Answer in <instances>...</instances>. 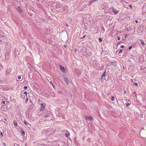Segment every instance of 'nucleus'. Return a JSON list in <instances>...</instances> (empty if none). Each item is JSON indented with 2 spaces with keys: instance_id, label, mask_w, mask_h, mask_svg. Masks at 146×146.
Returning a JSON list of instances; mask_svg holds the SVG:
<instances>
[{
  "instance_id": "nucleus-11",
  "label": "nucleus",
  "mask_w": 146,
  "mask_h": 146,
  "mask_svg": "<svg viewBox=\"0 0 146 146\" xmlns=\"http://www.w3.org/2000/svg\"><path fill=\"white\" fill-rule=\"evenodd\" d=\"M21 132L22 133L23 135H24L25 134V132L23 130H21Z\"/></svg>"
},
{
  "instance_id": "nucleus-23",
  "label": "nucleus",
  "mask_w": 146,
  "mask_h": 146,
  "mask_svg": "<svg viewBox=\"0 0 146 146\" xmlns=\"http://www.w3.org/2000/svg\"><path fill=\"white\" fill-rule=\"evenodd\" d=\"M24 93V94L27 95V93L26 92H25Z\"/></svg>"
},
{
  "instance_id": "nucleus-4",
  "label": "nucleus",
  "mask_w": 146,
  "mask_h": 146,
  "mask_svg": "<svg viewBox=\"0 0 146 146\" xmlns=\"http://www.w3.org/2000/svg\"><path fill=\"white\" fill-rule=\"evenodd\" d=\"M64 81L67 84H68L70 83V80L67 77H64Z\"/></svg>"
},
{
  "instance_id": "nucleus-14",
  "label": "nucleus",
  "mask_w": 146,
  "mask_h": 146,
  "mask_svg": "<svg viewBox=\"0 0 146 146\" xmlns=\"http://www.w3.org/2000/svg\"><path fill=\"white\" fill-rule=\"evenodd\" d=\"M122 51V50L120 49L119 51L118 50L117 52V53H118V54L120 53L121 51Z\"/></svg>"
},
{
  "instance_id": "nucleus-8",
  "label": "nucleus",
  "mask_w": 146,
  "mask_h": 146,
  "mask_svg": "<svg viewBox=\"0 0 146 146\" xmlns=\"http://www.w3.org/2000/svg\"><path fill=\"white\" fill-rule=\"evenodd\" d=\"M110 64L111 65H112L114 66H116L117 65L116 63H115V62H110Z\"/></svg>"
},
{
  "instance_id": "nucleus-29",
  "label": "nucleus",
  "mask_w": 146,
  "mask_h": 146,
  "mask_svg": "<svg viewBox=\"0 0 146 146\" xmlns=\"http://www.w3.org/2000/svg\"><path fill=\"white\" fill-rule=\"evenodd\" d=\"M50 83H51L52 84V85L54 87V86L52 84V82H50Z\"/></svg>"
},
{
  "instance_id": "nucleus-27",
  "label": "nucleus",
  "mask_w": 146,
  "mask_h": 146,
  "mask_svg": "<svg viewBox=\"0 0 146 146\" xmlns=\"http://www.w3.org/2000/svg\"><path fill=\"white\" fill-rule=\"evenodd\" d=\"M21 78V76H19L18 77V79H20Z\"/></svg>"
},
{
  "instance_id": "nucleus-12",
  "label": "nucleus",
  "mask_w": 146,
  "mask_h": 146,
  "mask_svg": "<svg viewBox=\"0 0 146 146\" xmlns=\"http://www.w3.org/2000/svg\"><path fill=\"white\" fill-rule=\"evenodd\" d=\"M106 72H105L103 73V74H102V77H104L105 76L106 74Z\"/></svg>"
},
{
  "instance_id": "nucleus-5",
  "label": "nucleus",
  "mask_w": 146,
  "mask_h": 146,
  "mask_svg": "<svg viewBox=\"0 0 146 146\" xmlns=\"http://www.w3.org/2000/svg\"><path fill=\"white\" fill-rule=\"evenodd\" d=\"M112 11L114 13L115 15L117 14L118 13V12H117V11H116L114 9H112Z\"/></svg>"
},
{
  "instance_id": "nucleus-6",
  "label": "nucleus",
  "mask_w": 146,
  "mask_h": 146,
  "mask_svg": "<svg viewBox=\"0 0 146 146\" xmlns=\"http://www.w3.org/2000/svg\"><path fill=\"white\" fill-rule=\"evenodd\" d=\"M23 122L27 127H28V125H30L25 120H24L23 121Z\"/></svg>"
},
{
  "instance_id": "nucleus-20",
  "label": "nucleus",
  "mask_w": 146,
  "mask_h": 146,
  "mask_svg": "<svg viewBox=\"0 0 146 146\" xmlns=\"http://www.w3.org/2000/svg\"><path fill=\"white\" fill-rule=\"evenodd\" d=\"M126 106H128L129 105V103H126Z\"/></svg>"
},
{
  "instance_id": "nucleus-21",
  "label": "nucleus",
  "mask_w": 146,
  "mask_h": 146,
  "mask_svg": "<svg viewBox=\"0 0 146 146\" xmlns=\"http://www.w3.org/2000/svg\"><path fill=\"white\" fill-rule=\"evenodd\" d=\"M117 38L118 40H119L120 39V37H119L118 36L117 37Z\"/></svg>"
},
{
  "instance_id": "nucleus-28",
  "label": "nucleus",
  "mask_w": 146,
  "mask_h": 146,
  "mask_svg": "<svg viewBox=\"0 0 146 146\" xmlns=\"http://www.w3.org/2000/svg\"><path fill=\"white\" fill-rule=\"evenodd\" d=\"M3 145H4V146H6V144L5 143H4Z\"/></svg>"
},
{
  "instance_id": "nucleus-26",
  "label": "nucleus",
  "mask_w": 146,
  "mask_h": 146,
  "mask_svg": "<svg viewBox=\"0 0 146 146\" xmlns=\"http://www.w3.org/2000/svg\"><path fill=\"white\" fill-rule=\"evenodd\" d=\"M120 47L121 48H124V46L123 45H121V46Z\"/></svg>"
},
{
  "instance_id": "nucleus-16",
  "label": "nucleus",
  "mask_w": 146,
  "mask_h": 146,
  "mask_svg": "<svg viewBox=\"0 0 146 146\" xmlns=\"http://www.w3.org/2000/svg\"><path fill=\"white\" fill-rule=\"evenodd\" d=\"M128 6L129 7H130V8H131V9H132V8H133V7H132V5H128Z\"/></svg>"
},
{
  "instance_id": "nucleus-39",
  "label": "nucleus",
  "mask_w": 146,
  "mask_h": 146,
  "mask_svg": "<svg viewBox=\"0 0 146 146\" xmlns=\"http://www.w3.org/2000/svg\"><path fill=\"white\" fill-rule=\"evenodd\" d=\"M5 57H6H6H6V56H5Z\"/></svg>"
},
{
  "instance_id": "nucleus-34",
  "label": "nucleus",
  "mask_w": 146,
  "mask_h": 146,
  "mask_svg": "<svg viewBox=\"0 0 146 146\" xmlns=\"http://www.w3.org/2000/svg\"><path fill=\"white\" fill-rule=\"evenodd\" d=\"M28 98H27L26 99V100H27V101H28Z\"/></svg>"
},
{
  "instance_id": "nucleus-30",
  "label": "nucleus",
  "mask_w": 146,
  "mask_h": 146,
  "mask_svg": "<svg viewBox=\"0 0 146 146\" xmlns=\"http://www.w3.org/2000/svg\"><path fill=\"white\" fill-rule=\"evenodd\" d=\"M138 21H135V23H138Z\"/></svg>"
},
{
  "instance_id": "nucleus-18",
  "label": "nucleus",
  "mask_w": 146,
  "mask_h": 146,
  "mask_svg": "<svg viewBox=\"0 0 146 146\" xmlns=\"http://www.w3.org/2000/svg\"><path fill=\"white\" fill-rule=\"evenodd\" d=\"M99 41H100V42H102V39H101V38H99Z\"/></svg>"
},
{
  "instance_id": "nucleus-15",
  "label": "nucleus",
  "mask_w": 146,
  "mask_h": 146,
  "mask_svg": "<svg viewBox=\"0 0 146 146\" xmlns=\"http://www.w3.org/2000/svg\"><path fill=\"white\" fill-rule=\"evenodd\" d=\"M69 134H70L69 133H65L66 136V137H68L69 136Z\"/></svg>"
},
{
  "instance_id": "nucleus-32",
  "label": "nucleus",
  "mask_w": 146,
  "mask_h": 146,
  "mask_svg": "<svg viewBox=\"0 0 146 146\" xmlns=\"http://www.w3.org/2000/svg\"><path fill=\"white\" fill-rule=\"evenodd\" d=\"M85 35H84L83 36V38H84V37H85Z\"/></svg>"
},
{
  "instance_id": "nucleus-37",
  "label": "nucleus",
  "mask_w": 146,
  "mask_h": 146,
  "mask_svg": "<svg viewBox=\"0 0 146 146\" xmlns=\"http://www.w3.org/2000/svg\"><path fill=\"white\" fill-rule=\"evenodd\" d=\"M144 8H145V7H144L143 8V9H144Z\"/></svg>"
},
{
  "instance_id": "nucleus-10",
  "label": "nucleus",
  "mask_w": 146,
  "mask_h": 146,
  "mask_svg": "<svg viewBox=\"0 0 146 146\" xmlns=\"http://www.w3.org/2000/svg\"><path fill=\"white\" fill-rule=\"evenodd\" d=\"M13 124H14V125L16 126H17V123L15 121H13Z\"/></svg>"
},
{
  "instance_id": "nucleus-2",
  "label": "nucleus",
  "mask_w": 146,
  "mask_h": 146,
  "mask_svg": "<svg viewBox=\"0 0 146 146\" xmlns=\"http://www.w3.org/2000/svg\"><path fill=\"white\" fill-rule=\"evenodd\" d=\"M59 66L60 70L64 73L66 72V70L61 65H59Z\"/></svg>"
},
{
  "instance_id": "nucleus-22",
  "label": "nucleus",
  "mask_w": 146,
  "mask_h": 146,
  "mask_svg": "<svg viewBox=\"0 0 146 146\" xmlns=\"http://www.w3.org/2000/svg\"><path fill=\"white\" fill-rule=\"evenodd\" d=\"M132 48V46H130L129 48V49L130 50Z\"/></svg>"
},
{
  "instance_id": "nucleus-31",
  "label": "nucleus",
  "mask_w": 146,
  "mask_h": 146,
  "mask_svg": "<svg viewBox=\"0 0 146 146\" xmlns=\"http://www.w3.org/2000/svg\"><path fill=\"white\" fill-rule=\"evenodd\" d=\"M127 36V35H125V36H124L125 37V38H126V36Z\"/></svg>"
},
{
  "instance_id": "nucleus-3",
  "label": "nucleus",
  "mask_w": 146,
  "mask_h": 146,
  "mask_svg": "<svg viewBox=\"0 0 146 146\" xmlns=\"http://www.w3.org/2000/svg\"><path fill=\"white\" fill-rule=\"evenodd\" d=\"M41 105V108L40 110V111H41L42 110L43 111L44 110L45 107V104L44 103H42Z\"/></svg>"
},
{
  "instance_id": "nucleus-41",
  "label": "nucleus",
  "mask_w": 146,
  "mask_h": 146,
  "mask_svg": "<svg viewBox=\"0 0 146 146\" xmlns=\"http://www.w3.org/2000/svg\"><path fill=\"white\" fill-rule=\"evenodd\" d=\"M0 41H1V40H0Z\"/></svg>"
},
{
  "instance_id": "nucleus-25",
  "label": "nucleus",
  "mask_w": 146,
  "mask_h": 146,
  "mask_svg": "<svg viewBox=\"0 0 146 146\" xmlns=\"http://www.w3.org/2000/svg\"><path fill=\"white\" fill-rule=\"evenodd\" d=\"M2 103L3 104H5V102L4 101H2Z\"/></svg>"
},
{
  "instance_id": "nucleus-36",
  "label": "nucleus",
  "mask_w": 146,
  "mask_h": 146,
  "mask_svg": "<svg viewBox=\"0 0 146 146\" xmlns=\"http://www.w3.org/2000/svg\"><path fill=\"white\" fill-rule=\"evenodd\" d=\"M66 26H68V25H67V24L66 25Z\"/></svg>"
},
{
  "instance_id": "nucleus-40",
  "label": "nucleus",
  "mask_w": 146,
  "mask_h": 146,
  "mask_svg": "<svg viewBox=\"0 0 146 146\" xmlns=\"http://www.w3.org/2000/svg\"><path fill=\"white\" fill-rule=\"evenodd\" d=\"M76 70H78V69H76Z\"/></svg>"
},
{
  "instance_id": "nucleus-24",
  "label": "nucleus",
  "mask_w": 146,
  "mask_h": 146,
  "mask_svg": "<svg viewBox=\"0 0 146 146\" xmlns=\"http://www.w3.org/2000/svg\"><path fill=\"white\" fill-rule=\"evenodd\" d=\"M134 84L135 86H137L138 85V84L137 82H135L134 83Z\"/></svg>"
},
{
  "instance_id": "nucleus-35",
  "label": "nucleus",
  "mask_w": 146,
  "mask_h": 146,
  "mask_svg": "<svg viewBox=\"0 0 146 146\" xmlns=\"http://www.w3.org/2000/svg\"><path fill=\"white\" fill-rule=\"evenodd\" d=\"M109 94H110L109 93H108L107 94H108V95H109Z\"/></svg>"
},
{
  "instance_id": "nucleus-7",
  "label": "nucleus",
  "mask_w": 146,
  "mask_h": 146,
  "mask_svg": "<svg viewBox=\"0 0 146 146\" xmlns=\"http://www.w3.org/2000/svg\"><path fill=\"white\" fill-rule=\"evenodd\" d=\"M17 9L19 12H20L21 13L23 12L22 10L20 7H17Z\"/></svg>"
},
{
  "instance_id": "nucleus-13",
  "label": "nucleus",
  "mask_w": 146,
  "mask_h": 146,
  "mask_svg": "<svg viewBox=\"0 0 146 146\" xmlns=\"http://www.w3.org/2000/svg\"><path fill=\"white\" fill-rule=\"evenodd\" d=\"M111 100L112 101H113L114 100V99H115V98H114V97L113 96H112L111 98Z\"/></svg>"
},
{
  "instance_id": "nucleus-9",
  "label": "nucleus",
  "mask_w": 146,
  "mask_h": 146,
  "mask_svg": "<svg viewBox=\"0 0 146 146\" xmlns=\"http://www.w3.org/2000/svg\"><path fill=\"white\" fill-rule=\"evenodd\" d=\"M140 41V42H141V44L143 46V45H145L144 42L143 41V40H141Z\"/></svg>"
},
{
  "instance_id": "nucleus-17",
  "label": "nucleus",
  "mask_w": 146,
  "mask_h": 146,
  "mask_svg": "<svg viewBox=\"0 0 146 146\" xmlns=\"http://www.w3.org/2000/svg\"><path fill=\"white\" fill-rule=\"evenodd\" d=\"M27 88V86H25L23 88L24 89H26Z\"/></svg>"
},
{
  "instance_id": "nucleus-19",
  "label": "nucleus",
  "mask_w": 146,
  "mask_h": 146,
  "mask_svg": "<svg viewBox=\"0 0 146 146\" xmlns=\"http://www.w3.org/2000/svg\"><path fill=\"white\" fill-rule=\"evenodd\" d=\"M0 135L2 137H3V134L2 132H1Z\"/></svg>"
},
{
  "instance_id": "nucleus-38",
  "label": "nucleus",
  "mask_w": 146,
  "mask_h": 146,
  "mask_svg": "<svg viewBox=\"0 0 146 146\" xmlns=\"http://www.w3.org/2000/svg\"><path fill=\"white\" fill-rule=\"evenodd\" d=\"M127 31H128V29H127Z\"/></svg>"
},
{
  "instance_id": "nucleus-33",
  "label": "nucleus",
  "mask_w": 146,
  "mask_h": 146,
  "mask_svg": "<svg viewBox=\"0 0 146 146\" xmlns=\"http://www.w3.org/2000/svg\"><path fill=\"white\" fill-rule=\"evenodd\" d=\"M92 3V2H90V4H91Z\"/></svg>"
},
{
  "instance_id": "nucleus-1",
  "label": "nucleus",
  "mask_w": 146,
  "mask_h": 146,
  "mask_svg": "<svg viewBox=\"0 0 146 146\" xmlns=\"http://www.w3.org/2000/svg\"><path fill=\"white\" fill-rule=\"evenodd\" d=\"M85 119L87 120L91 121L93 119L92 117L91 116H86L85 117Z\"/></svg>"
}]
</instances>
